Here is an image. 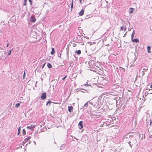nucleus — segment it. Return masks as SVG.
<instances>
[{"mask_svg": "<svg viewBox=\"0 0 152 152\" xmlns=\"http://www.w3.org/2000/svg\"><path fill=\"white\" fill-rule=\"evenodd\" d=\"M95 64V62L93 61H91L88 62L89 66H90V68L92 69V68L93 69H95L94 65Z\"/></svg>", "mask_w": 152, "mask_h": 152, "instance_id": "1", "label": "nucleus"}, {"mask_svg": "<svg viewBox=\"0 0 152 152\" xmlns=\"http://www.w3.org/2000/svg\"><path fill=\"white\" fill-rule=\"evenodd\" d=\"M97 101L96 100H93L92 101H88L89 103L90 104H92L93 106L94 107H95L96 106V103L97 102Z\"/></svg>", "mask_w": 152, "mask_h": 152, "instance_id": "2", "label": "nucleus"}, {"mask_svg": "<svg viewBox=\"0 0 152 152\" xmlns=\"http://www.w3.org/2000/svg\"><path fill=\"white\" fill-rule=\"evenodd\" d=\"M46 94L45 92H43L41 94L40 97L41 99L42 100H44L46 98Z\"/></svg>", "mask_w": 152, "mask_h": 152, "instance_id": "3", "label": "nucleus"}, {"mask_svg": "<svg viewBox=\"0 0 152 152\" xmlns=\"http://www.w3.org/2000/svg\"><path fill=\"white\" fill-rule=\"evenodd\" d=\"M35 125L32 124L30 126H27L26 127L28 129H31V130H33L34 128H35Z\"/></svg>", "mask_w": 152, "mask_h": 152, "instance_id": "4", "label": "nucleus"}, {"mask_svg": "<svg viewBox=\"0 0 152 152\" xmlns=\"http://www.w3.org/2000/svg\"><path fill=\"white\" fill-rule=\"evenodd\" d=\"M83 122L82 121H80L78 123V126H79V128L80 129H81L83 128Z\"/></svg>", "mask_w": 152, "mask_h": 152, "instance_id": "5", "label": "nucleus"}, {"mask_svg": "<svg viewBox=\"0 0 152 152\" xmlns=\"http://www.w3.org/2000/svg\"><path fill=\"white\" fill-rule=\"evenodd\" d=\"M36 20V19L35 17L33 16H31L30 17V21L31 22L34 23Z\"/></svg>", "mask_w": 152, "mask_h": 152, "instance_id": "6", "label": "nucleus"}, {"mask_svg": "<svg viewBox=\"0 0 152 152\" xmlns=\"http://www.w3.org/2000/svg\"><path fill=\"white\" fill-rule=\"evenodd\" d=\"M73 107L72 106H68V110L70 113L72 112L73 111Z\"/></svg>", "mask_w": 152, "mask_h": 152, "instance_id": "7", "label": "nucleus"}, {"mask_svg": "<svg viewBox=\"0 0 152 152\" xmlns=\"http://www.w3.org/2000/svg\"><path fill=\"white\" fill-rule=\"evenodd\" d=\"M132 41L133 42H135L136 43H139V41L138 39H132Z\"/></svg>", "mask_w": 152, "mask_h": 152, "instance_id": "8", "label": "nucleus"}, {"mask_svg": "<svg viewBox=\"0 0 152 152\" xmlns=\"http://www.w3.org/2000/svg\"><path fill=\"white\" fill-rule=\"evenodd\" d=\"M84 10L83 9H82L79 12V14L80 16L83 15L84 13Z\"/></svg>", "mask_w": 152, "mask_h": 152, "instance_id": "9", "label": "nucleus"}, {"mask_svg": "<svg viewBox=\"0 0 152 152\" xmlns=\"http://www.w3.org/2000/svg\"><path fill=\"white\" fill-rule=\"evenodd\" d=\"M89 103L88 102H86L83 107V109H86L87 108V107L88 106V103Z\"/></svg>", "mask_w": 152, "mask_h": 152, "instance_id": "10", "label": "nucleus"}, {"mask_svg": "<svg viewBox=\"0 0 152 152\" xmlns=\"http://www.w3.org/2000/svg\"><path fill=\"white\" fill-rule=\"evenodd\" d=\"M31 138V137H29L27 138H26L23 141V142H25L24 143H25L26 142H27L30 138Z\"/></svg>", "mask_w": 152, "mask_h": 152, "instance_id": "11", "label": "nucleus"}, {"mask_svg": "<svg viewBox=\"0 0 152 152\" xmlns=\"http://www.w3.org/2000/svg\"><path fill=\"white\" fill-rule=\"evenodd\" d=\"M51 50H52L51 52V55H53L54 54L55 52V49L53 48L52 47L51 48Z\"/></svg>", "mask_w": 152, "mask_h": 152, "instance_id": "12", "label": "nucleus"}, {"mask_svg": "<svg viewBox=\"0 0 152 152\" xmlns=\"http://www.w3.org/2000/svg\"><path fill=\"white\" fill-rule=\"evenodd\" d=\"M130 137H131L130 136H128V135H125L123 137V138L124 139L125 138L127 139V138H128L129 137L130 138ZM132 137V140L133 139L132 138V137Z\"/></svg>", "mask_w": 152, "mask_h": 152, "instance_id": "13", "label": "nucleus"}, {"mask_svg": "<svg viewBox=\"0 0 152 152\" xmlns=\"http://www.w3.org/2000/svg\"><path fill=\"white\" fill-rule=\"evenodd\" d=\"M151 49V47L150 46H148L147 47V51L148 53H151V52L150 51Z\"/></svg>", "mask_w": 152, "mask_h": 152, "instance_id": "14", "label": "nucleus"}, {"mask_svg": "<svg viewBox=\"0 0 152 152\" xmlns=\"http://www.w3.org/2000/svg\"><path fill=\"white\" fill-rule=\"evenodd\" d=\"M52 102L50 101V100H49L48 101L47 103V104H46V106H50V104Z\"/></svg>", "mask_w": 152, "mask_h": 152, "instance_id": "15", "label": "nucleus"}, {"mask_svg": "<svg viewBox=\"0 0 152 152\" xmlns=\"http://www.w3.org/2000/svg\"><path fill=\"white\" fill-rule=\"evenodd\" d=\"M82 37L80 36V35H78L76 37V38H77L80 40H81L82 39Z\"/></svg>", "mask_w": 152, "mask_h": 152, "instance_id": "16", "label": "nucleus"}, {"mask_svg": "<svg viewBox=\"0 0 152 152\" xmlns=\"http://www.w3.org/2000/svg\"><path fill=\"white\" fill-rule=\"evenodd\" d=\"M81 51L80 50H76L75 51V53H77V55H80L81 54Z\"/></svg>", "mask_w": 152, "mask_h": 152, "instance_id": "17", "label": "nucleus"}, {"mask_svg": "<svg viewBox=\"0 0 152 152\" xmlns=\"http://www.w3.org/2000/svg\"><path fill=\"white\" fill-rule=\"evenodd\" d=\"M129 9L130 10V11L129 12V13H132L133 12H134V8H130Z\"/></svg>", "mask_w": 152, "mask_h": 152, "instance_id": "18", "label": "nucleus"}, {"mask_svg": "<svg viewBox=\"0 0 152 152\" xmlns=\"http://www.w3.org/2000/svg\"><path fill=\"white\" fill-rule=\"evenodd\" d=\"M47 66L48 68H52V65L51 64H50V63H48L47 64Z\"/></svg>", "mask_w": 152, "mask_h": 152, "instance_id": "19", "label": "nucleus"}, {"mask_svg": "<svg viewBox=\"0 0 152 152\" xmlns=\"http://www.w3.org/2000/svg\"><path fill=\"white\" fill-rule=\"evenodd\" d=\"M23 135H25L26 134V131L25 129H23L22 131Z\"/></svg>", "mask_w": 152, "mask_h": 152, "instance_id": "20", "label": "nucleus"}, {"mask_svg": "<svg viewBox=\"0 0 152 152\" xmlns=\"http://www.w3.org/2000/svg\"><path fill=\"white\" fill-rule=\"evenodd\" d=\"M134 31H133V32H132V34L131 35V39H133V37H134Z\"/></svg>", "mask_w": 152, "mask_h": 152, "instance_id": "21", "label": "nucleus"}, {"mask_svg": "<svg viewBox=\"0 0 152 152\" xmlns=\"http://www.w3.org/2000/svg\"><path fill=\"white\" fill-rule=\"evenodd\" d=\"M20 103H18L16 104L15 107H16L18 108L20 106Z\"/></svg>", "mask_w": 152, "mask_h": 152, "instance_id": "22", "label": "nucleus"}, {"mask_svg": "<svg viewBox=\"0 0 152 152\" xmlns=\"http://www.w3.org/2000/svg\"><path fill=\"white\" fill-rule=\"evenodd\" d=\"M25 77H26V72H25L24 71V73H23V79H24L25 78Z\"/></svg>", "mask_w": 152, "mask_h": 152, "instance_id": "23", "label": "nucleus"}, {"mask_svg": "<svg viewBox=\"0 0 152 152\" xmlns=\"http://www.w3.org/2000/svg\"><path fill=\"white\" fill-rule=\"evenodd\" d=\"M3 54H5L4 53H2V54L1 55V59H4L5 58L4 57H3Z\"/></svg>", "mask_w": 152, "mask_h": 152, "instance_id": "24", "label": "nucleus"}, {"mask_svg": "<svg viewBox=\"0 0 152 152\" xmlns=\"http://www.w3.org/2000/svg\"><path fill=\"white\" fill-rule=\"evenodd\" d=\"M128 143H129V145L130 147L132 148V145H131L130 144L131 143V142L129 141H128Z\"/></svg>", "mask_w": 152, "mask_h": 152, "instance_id": "25", "label": "nucleus"}, {"mask_svg": "<svg viewBox=\"0 0 152 152\" xmlns=\"http://www.w3.org/2000/svg\"><path fill=\"white\" fill-rule=\"evenodd\" d=\"M90 17V16L89 15H86L85 17L86 19H88Z\"/></svg>", "mask_w": 152, "mask_h": 152, "instance_id": "26", "label": "nucleus"}, {"mask_svg": "<svg viewBox=\"0 0 152 152\" xmlns=\"http://www.w3.org/2000/svg\"><path fill=\"white\" fill-rule=\"evenodd\" d=\"M73 7V3L72 1V4H71V10H72Z\"/></svg>", "mask_w": 152, "mask_h": 152, "instance_id": "27", "label": "nucleus"}, {"mask_svg": "<svg viewBox=\"0 0 152 152\" xmlns=\"http://www.w3.org/2000/svg\"><path fill=\"white\" fill-rule=\"evenodd\" d=\"M12 50H10L9 52L8 53V54L9 55H10L11 54V52Z\"/></svg>", "mask_w": 152, "mask_h": 152, "instance_id": "28", "label": "nucleus"}, {"mask_svg": "<svg viewBox=\"0 0 152 152\" xmlns=\"http://www.w3.org/2000/svg\"><path fill=\"white\" fill-rule=\"evenodd\" d=\"M27 0H24V5H26V2L27 1Z\"/></svg>", "mask_w": 152, "mask_h": 152, "instance_id": "29", "label": "nucleus"}, {"mask_svg": "<svg viewBox=\"0 0 152 152\" xmlns=\"http://www.w3.org/2000/svg\"><path fill=\"white\" fill-rule=\"evenodd\" d=\"M28 1L30 2V4L31 5H32V2L31 0H28Z\"/></svg>", "mask_w": 152, "mask_h": 152, "instance_id": "30", "label": "nucleus"}, {"mask_svg": "<svg viewBox=\"0 0 152 152\" xmlns=\"http://www.w3.org/2000/svg\"><path fill=\"white\" fill-rule=\"evenodd\" d=\"M84 85V86H87V85L88 86H90V85H89V84H88V83H87H87H85V84L84 85Z\"/></svg>", "mask_w": 152, "mask_h": 152, "instance_id": "31", "label": "nucleus"}, {"mask_svg": "<svg viewBox=\"0 0 152 152\" xmlns=\"http://www.w3.org/2000/svg\"><path fill=\"white\" fill-rule=\"evenodd\" d=\"M124 28V27L123 26H122L121 27L120 30L121 31H122L123 30Z\"/></svg>", "mask_w": 152, "mask_h": 152, "instance_id": "32", "label": "nucleus"}, {"mask_svg": "<svg viewBox=\"0 0 152 152\" xmlns=\"http://www.w3.org/2000/svg\"><path fill=\"white\" fill-rule=\"evenodd\" d=\"M45 65V63L42 65V69H43L44 68V67Z\"/></svg>", "mask_w": 152, "mask_h": 152, "instance_id": "33", "label": "nucleus"}, {"mask_svg": "<svg viewBox=\"0 0 152 152\" xmlns=\"http://www.w3.org/2000/svg\"><path fill=\"white\" fill-rule=\"evenodd\" d=\"M66 77H67V75H66L64 77L62 78V79L63 80H65Z\"/></svg>", "mask_w": 152, "mask_h": 152, "instance_id": "34", "label": "nucleus"}, {"mask_svg": "<svg viewBox=\"0 0 152 152\" xmlns=\"http://www.w3.org/2000/svg\"><path fill=\"white\" fill-rule=\"evenodd\" d=\"M124 31H125L126 30V26H124Z\"/></svg>", "mask_w": 152, "mask_h": 152, "instance_id": "35", "label": "nucleus"}, {"mask_svg": "<svg viewBox=\"0 0 152 152\" xmlns=\"http://www.w3.org/2000/svg\"><path fill=\"white\" fill-rule=\"evenodd\" d=\"M142 75H144L145 74V72L144 71H143L142 72Z\"/></svg>", "mask_w": 152, "mask_h": 152, "instance_id": "36", "label": "nucleus"}, {"mask_svg": "<svg viewBox=\"0 0 152 152\" xmlns=\"http://www.w3.org/2000/svg\"><path fill=\"white\" fill-rule=\"evenodd\" d=\"M20 127L18 129V132H20Z\"/></svg>", "mask_w": 152, "mask_h": 152, "instance_id": "37", "label": "nucleus"}, {"mask_svg": "<svg viewBox=\"0 0 152 152\" xmlns=\"http://www.w3.org/2000/svg\"><path fill=\"white\" fill-rule=\"evenodd\" d=\"M150 88H152V84L151 85V86H150ZM149 89L150 90L152 89H152Z\"/></svg>", "mask_w": 152, "mask_h": 152, "instance_id": "38", "label": "nucleus"}, {"mask_svg": "<svg viewBox=\"0 0 152 152\" xmlns=\"http://www.w3.org/2000/svg\"><path fill=\"white\" fill-rule=\"evenodd\" d=\"M143 70L144 71V70H145L146 71L148 70V69H145L144 68L143 69Z\"/></svg>", "mask_w": 152, "mask_h": 152, "instance_id": "39", "label": "nucleus"}, {"mask_svg": "<svg viewBox=\"0 0 152 152\" xmlns=\"http://www.w3.org/2000/svg\"><path fill=\"white\" fill-rule=\"evenodd\" d=\"M9 45H10V43H7V45L6 47H8V46Z\"/></svg>", "mask_w": 152, "mask_h": 152, "instance_id": "40", "label": "nucleus"}, {"mask_svg": "<svg viewBox=\"0 0 152 152\" xmlns=\"http://www.w3.org/2000/svg\"><path fill=\"white\" fill-rule=\"evenodd\" d=\"M83 0H79L80 2V3H82L83 2H82Z\"/></svg>", "mask_w": 152, "mask_h": 152, "instance_id": "41", "label": "nucleus"}, {"mask_svg": "<svg viewBox=\"0 0 152 152\" xmlns=\"http://www.w3.org/2000/svg\"><path fill=\"white\" fill-rule=\"evenodd\" d=\"M61 54L58 55V57H61Z\"/></svg>", "mask_w": 152, "mask_h": 152, "instance_id": "42", "label": "nucleus"}, {"mask_svg": "<svg viewBox=\"0 0 152 152\" xmlns=\"http://www.w3.org/2000/svg\"><path fill=\"white\" fill-rule=\"evenodd\" d=\"M121 68H122V69H123V71L125 72V69H124L122 67H121Z\"/></svg>", "mask_w": 152, "mask_h": 152, "instance_id": "43", "label": "nucleus"}, {"mask_svg": "<svg viewBox=\"0 0 152 152\" xmlns=\"http://www.w3.org/2000/svg\"><path fill=\"white\" fill-rule=\"evenodd\" d=\"M74 139H76V140H78V139H77L75 137H74Z\"/></svg>", "mask_w": 152, "mask_h": 152, "instance_id": "44", "label": "nucleus"}, {"mask_svg": "<svg viewBox=\"0 0 152 152\" xmlns=\"http://www.w3.org/2000/svg\"><path fill=\"white\" fill-rule=\"evenodd\" d=\"M20 132H18V135L19 134H20Z\"/></svg>", "mask_w": 152, "mask_h": 152, "instance_id": "45", "label": "nucleus"}, {"mask_svg": "<svg viewBox=\"0 0 152 152\" xmlns=\"http://www.w3.org/2000/svg\"><path fill=\"white\" fill-rule=\"evenodd\" d=\"M83 90L85 91H86V90L85 89H83Z\"/></svg>", "mask_w": 152, "mask_h": 152, "instance_id": "46", "label": "nucleus"}, {"mask_svg": "<svg viewBox=\"0 0 152 152\" xmlns=\"http://www.w3.org/2000/svg\"><path fill=\"white\" fill-rule=\"evenodd\" d=\"M146 89H149L148 88V87H147V88H146Z\"/></svg>", "mask_w": 152, "mask_h": 152, "instance_id": "47", "label": "nucleus"}, {"mask_svg": "<svg viewBox=\"0 0 152 152\" xmlns=\"http://www.w3.org/2000/svg\"><path fill=\"white\" fill-rule=\"evenodd\" d=\"M67 56H68V52H67Z\"/></svg>", "mask_w": 152, "mask_h": 152, "instance_id": "48", "label": "nucleus"}, {"mask_svg": "<svg viewBox=\"0 0 152 152\" xmlns=\"http://www.w3.org/2000/svg\"><path fill=\"white\" fill-rule=\"evenodd\" d=\"M34 143H35V144H36V143H35V141H34Z\"/></svg>", "mask_w": 152, "mask_h": 152, "instance_id": "49", "label": "nucleus"}, {"mask_svg": "<svg viewBox=\"0 0 152 152\" xmlns=\"http://www.w3.org/2000/svg\"><path fill=\"white\" fill-rule=\"evenodd\" d=\"M34 143H35V144H36V143H35V141H34Z\"/></svg>", "mask_w": 152, "mask_h": 152, "instance_id": "50", "label": "nucleus"}, {"mask_svg": "<svg viewBox=\"0 0 152 152\" xmlns=\"http://www.w3.org/2000/svg\"><path fill=\"white\" fill-rule=\"evenodd\" d=\"M34 143H35V144H36V143H35V141H34Z\"/></svg>", "mask_w": 152, "mask_h": 152, "instance_id": "51", "label": "nucleus"}, {"mask_svg": "<svg viewBox=\"0 0 152 152\" xmlns=\"http://www.w3.org/2000/svg\"><path fill=\"white\" fill-rule=\"evenodd\" d=\"M1 48L0 47V49H1Z\"/></svg>", "mask_w": 152, "mask_h": 152, "instance_id": "52", "label": "nucleus"}, {"mask_svg": "<svg viewBox=\"0 0 152 152\" xmlns=\"http://www.w3.org/2000/svg\"><path fill=\"white\" fill-rule=\"evenodd\" d=\"M69 65H70L69 66H71V65L70 64H69Z\"/></svg>", "mask_w": 152, "mask_h": 152, "instance_id": "53", "label": "nucleus"}, {"mask_svg": "<svg viewBox=\"0 0 152 152\" xmlns=\"http://www.w3.org/2000/svg\"><path fill=\"white\" fill-rule=\"evenodd\" d=\"M149 85H150V84H149L148 85H147V86H148Z\"/></svg>", "mask_w": 152, "mask_h": 152, "instance_id": "54", "label": "nucleus"}, {"mask_svg": "<svg viewBox=\"0 0 152 152\" xmlns=\"http://www.w3.org/2000/svg\"><path fill=\"white\" fill-rule=\"evenodd\" d=\"M109 45V44H108L107 45Z\"/></svg>", "mask_w": 152, "mask_h": 152, "instance_id": "55", "label": "nucleus"}, {"mask_svg": "<svg viewBox=\"0 0 152 152\" xmlns=\"http://www.w3.org/2000/svg\"><path fill=\"white\" fill-rule=\"evenodd\" d=\"M109 45V44H108L107 45Z\"/></svg>", "mask_w": 152, "mask_h": 152, "instance_id": "56", "label": "nucleus"}, {"mask_svg": "<svg viewBox=\"0 0 152 152\" xmlns=\"http://www.w3.org/2000/svg\"><path fill=\"white\" fill-rule=\"evenodd\" d=\"M61 148L60 149H62V148H61Z\"/></svg>", "mask_w": 152, "mask_h": 152, "instance_id": "57", "label": "nucleus"}, {"mask_svg": "<svg viewBox=\"0 0 152 152\" xmlns=\"http://www.w3.org/2000/svg\"><path fill=\"white\" fill-rule=\"evenodd\" d=\"M37 71H39V70H37Z\"/></svg>", "mask_w": 152, "mask_h": 152, "instance_id": "58", "label": "nucleus"}, {"mask_svg": "<svg viewBox=\"0 0 152 152\" xmlns=\"http://www.w3.org/2000/svg\"><path fill=\"white\" fill-rule=\"evenodd\" d=\"M37 71H39V70H37Z\"/></svg>", "mask_w": 152, "mask_h": 152, "instance_id": "59", "label": "nucleus"}]
</instances>
